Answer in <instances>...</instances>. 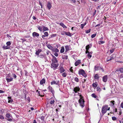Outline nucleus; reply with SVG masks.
Segmentation results:
<instances>
[{
  "mask_svg": "<svg viewBox=\"0 0 123 123\" xmlns=\"http://www.w3.org/2000/svg\"><path fill=\"white\" fill-rule=\"evenodd\" d=\"M115 57V55L114 54L111 55V56H108L107 58L106 62H108L109 61L114 59V58Z\"/></svg>",
  "mask_w": 123,
  "mask_h": 123,
  "instance_id": "39448f33",
  "label": "nucleus"
},
{
  "mask_svg": "<svg viewBox=\"0 0 123 123\" xmlns=\"http://www.w3.org/2000/svg\"><path fill=\"white\" fill-rule=\"evenodd\" d=\"M105 42L104 41H100L98 42V43L99 44H101L104 43Z\"/></svg>",
  "mask_w": 123,
  "mask_h": 123,
  "instance_id": "ea45409f",
  "label": "nucleus"
},
{
  "mask_svg": "<svg viewBox=\"0 0 123 123\" xmlns=\"http://www.w3.org/2000/svg\"><path fill=\"white\" fill-rule=\"evenodd\" d=\"M52 56L53 57V58L51 60L52 62H54V63H57L58 61L57 60L56 58L53 55H52Z\"/></svg>",
  "mask_w": 123,
  "mask_h": 123,
  "instance_id": "9d476101",
  "label": "nucleus"
},
{
  "mask_svg": "<svg viewBox=\"0 0 123 123\" xmlns=\"http://www.w3.org/2000/svg\"><path fill=\"white\" fill-rule=\"evenodd\" d=\"M32 18L33 19L35 20L36 19V18L34 16H33Z\"/></svg>",
  "mask_w": 123,
  "mask_h": 123,
  "instance_id": "e2e57ef3",
  "label": "nucleus"
},
{
  "mask_svg": "<svg viewBox=\"0 0 123 123\" xmlns=\"http://www.w3.org/2000/svg\"><path fill=\"white\" fill-rule=\"evenodd\" d=\"M120 123H123V121H119Z\"/></svg>",
  "mask_w": 123,
  "mask_h": 123,
  "instance_id": "774afa93",
  "label": "nucleus"
},
{
  "mask_svg": "<svg viewBox=\"0 0 123 123\" xmlns=\"http://www.w3.org/2000/svg\"><path fill=\"white\" fill-rule=\"evenodd\" d=\"M4 92L2 90H0V93H3Z\"/></svg>",
  "mask_w": 123,
  "mask_h": 123,
  "instance_id": "bf43d9fd",
  "label": "nucleus"
},
{
  "mask_svg": "<svg viewBox=\"0 0 123 123\" xmlns=\"http://www.w3.org/2000/svg\"><path fill=\"white\" fill-rule=\"evenodd\" d=\"M42 50L40 49H38L37 50H36V54L37 55H38L39 53L41 52Z\"/></svg>",
  "mask_w": 123,
  "mask_h": 123,
  "instance_id": "6ab92c4d",
  "label": "nucleus"
},
{
  "mask_svg": "<svg viewBox=\"0 0 123 123\" xmlns=\"http://www.w3.org/2000/svg\"><path fill=\"white\" fill-rule=\"evenodd\" d=\"M54 51L57 52H59L57 48L55 49Z\"/></svg>",
  "mask_w": 123,
  "mask_h": 123,
  "instance_id": "864d4df0",
  "label": "nucleus"
},
{
  "mask_svg": "<svg viewBox=\"0 0 123 123\" xmlns=\"http://www.w3.org/2000/svg\"><path fill=\"white\" fill-rule=\"evenodd\" d=\"M79 104H80V105L82 107H84V101L83 99L82 98H80L79 100Z\"/></svg>",
  "mask_w": 123,
  "mask_h": 123,
  "instance_id": "f03ea898",
  "label": "nucleus"
},
{
  "mask_svg": "<svg viewBox=\"0 0 123 123\" xmlns=\"http://www.w3.org/2000/svg\"><path fill=\"white\" fill-rule=\"evenodd\" d=\"M13 76L14 78H16V77L17 76L15 74H13Z\"/></svg>",
  "mask_w": 123,
  "mask_h": 123,
  "instance_id": "4d7b16f0",
  "label": "nucleus"
},
{
  "mask_svg": "<svg viewBox=\"0 0 123 123\" xmlns=\"http://www.w3.org/2000/svg\"><path fill=\"white\" fill-rule=\"evenodd\" d=\"M48 29L47 27H46L43 26V30L44 31H48Z\"/></svg>",
  "mask_w": 123,
  "mask_h": 123,
  "instance_id": "c9c22d12",
  "label": "nucleus"
},
{
  "mask_svg": "<svg viewBox=\"0 0 123 123\" xmlns=\"http://www.w3.org/2000/svg\"><path fill=\"white\" fill-rule=\"evenodd\" d=\"M123 77V74H121L120 76V78L121 79Z\"/></svg>",
  "mask_w": 123,
  "mask_h": 123,
  "instance_id": "6e6d98bb",
  "label": "nucleus"
},
{
  "mask_svg": "<svg viewBox=\"0 0 123 123\" xmlns=\"http://www.w3.org/2000/svg\"><path fill=\"white\" fill-rule=\"evenodd\" d=\"M67 73H66L65 72H64L62 74V76L64 77H66L67 75Z\"/></svg>",
  "mask_w": 123,
  "mask_h": 123,
  "instance_id": "c756f323",
  "label": "nucleus"
},
{
  "mask_svg": "<svg viewBox=\"0 0 123 123\" xmlns=\"http://www.w3.org/2000/svg\"><path fill=\"white\" fill-rule=\"evenodd\" d=\"M2 48L3 49H8L10 48V47L7 45L6 46H4Z\"/></svg>",
  "mask_w": 123,
  "mask_h": 123,
  "instance_id": "cd10ccee",
  "label": "nucleus"
},
{
  "mask_svg": "<svg viewBox=\"0 0 123 123\" xmlns=\"http://www.w3.org/2000/svg\"><path fill=\"white\" fill-rule=\"evenodd\" d=\"M0 119H4V117L3 116H2L1 115H0Z\"/></svg>",
  "mask_w": 123,
  "mask_h": 123,
  "instance_id": "8fccbe9b",
  "label": "nucleus"
},
{
  "mask_svg": "<svg viewBox=\"0 0 123 123\" xmlns=\"http://www.w3.org/2000/svg\"><path fill=\"white\" fill-rule=\"evenodd\" d=\"M47 47L49 49H52L53 47L50 44H48L47 45Z\"/></svg>",
  "mask_w": 123,
  "mask_h": 123,
  "instance_id": "473e14b6",
  "label": "nucleus"
},
{
  "mask_svg": "<svg viewBox=\"0 0 123 123\" xmlns=\"http://www.w3.org/2000/svg\"><path fill=\"white\" fill-rule=\"evenodd\" d=\"M111 102L112 103V104H114V105L115 103V101H114L112 100L111 101Z\"/></svg>",
  "mask_w": 123,
  "mask_h": 123,
  "instance_id": "052dcab7",
  "label": "nucleus"
},
{
  "mask_svg": "<svg viewBox=\"0 0 123 123\" xmlns=\"http://www.w3.org/2000/svg\"><path fill=\"white\" fill-rule=\"evenodd\" d=\"M81 29H83L84 25L83 24H81Z\"/></svg>",
  "mask_w": 123,
  "mask_h": 123,
  "instance_id": "13d9d810",
  "label": "nucleus"
},
{
  "mask_svg": "<svg viewBox=\"0 0 123 123\" xmlns=\"http://www.w3.org/2000/svg\"><path fill=\"white\" fill-rule=\"evenodd\" d=\"M64 51V47H63L60 50V53H63Z\"/></svg>",
  "mask_w": 123,
  "mask_h": 123,
  "instance_id": "e433bc0d",
  "label": "nucleus"
},
{
  "mask_svg": "<svg viewBox=\"0 0 123 123\" xmlns=\"http://www.w3.org/2000/svg\"><path fill=\"white\" fill-rule=\"evenodd\" d=\"M65 34L66 35L68 36H70L71 35L70 33L69 32H67L66 31L64 32Z\"/></svg>",
  "mask_w": 123,
  "mask_h": 123,
  "instance_id": "7c9ffc66",
  "label": "nucleus"
},
{
  "mask_svg": "<svg viewBox=\"0 0 123 123\" xmlns=\"http://www.w3.org/2000/svg\"><path fill=\"white\" fill-rule=\"evenodd\" d=\"M33 123H37V122H36V120H34L33 122Z\"/></svg>",
  "mask_w": 123,
  "mask_h": 123,
  "instance_id": "69168bd1",
  "label": "nucleus"
},
{
  "mask_svg": "<svg viewBox=\"0 0 123 123\" xmlns=\"http://www.w3.org/2000/svg\"><path fill=\"white\" fill-rule=\"evenodd\" d=\"M97 91L98 92H100L101 90V89L98 86L97 87Z\"/></svg>",
  "mask_w": 123,
  "mask_h": 123,
  "instance_id": "72a5a7b5",
  "label": "nucleus"
},
{
  "mask_svg": "<svg viewBox=\"0 0 123 123\" xmlns=\"http://www.w3.org/2000/svg\"><path fill=\"white\" fill-rule=\"evenodd\" d=\"M44 36L45 37L48 36V32H45L44 33Z\"/></svg>",
  "mask_w": 123,
  "mask_h": 123,
  "instance_id": "58836bf2",
  "label": "nucleus"
},
{
  "mask_svg": "<svg viewBox=\"0 0 123 123\" xmlns=\"http://www.w3.org/2000/svg\"><path fill=\"white\" fill-rule=\"evenodd\" d=\"M48 89L54 95L55 92L53 89L52 88V87L49 86L48 87Z\"/></svg>",
  "mask_w": 123,
  "mask_h": 123,
  "instance_id": "9b49d317",
  "label": "nucleus"
},
{
  "mask_svg": "<svg viewBox=\"0 0 123 123\" xmlns=\"http://www.w3.org/2000/svg\"><path fill=\"white\" fill-rule=\"evenodd\" d=\"M91 96L93 98H96L97 96L94 94L93 93L92 94Z\"/></svg>",
  "mask_w": 123,
  "mask_h": 123,
  "instance_id": "4c0bfd02",
  "label": "nucleus"
},
{
  "mask_svg": "<svg viewBox=\"0 0 123 123\" xmlns=\"http://www.w3.org/2000/svg\"><path fill=\"white\" fill-rule=\"evenodd\" d=\"M72 67L71 68V69H70V71L71 72H73V70L71 69L72 68Z\"/></svg>",
  "mask_w": 123,
  "mask_h": 123,
  "instance_id": "0e129e2a",
  "label": "nucleus"
},
{
  "mask_svg": "<svg viewBox=\"0 0 123 123\" xmlns=\"http://www.w3.org/2000/svg\"><path fill=\"white\" fill-rule=\"evenodd\" d=\"M59 110H60V109L59 108H57L56 109V112L57 113V112L59 111Z\"/></svg>",
  "mask_w": 123,
  "mask_h": 123,
  "instance_id": "5fc2aeb1",
  "label": "nucleus"
},
{
  "mask_svg": "<svg viewBox=\"0 0 123 123\" xmlns=\"http://www.w3.org/2000/svg\"><path fill=\"white\" fill-rule=\"evenodd\" d=\"M107 75L105 76L103 78V81L104 82H105L107 80Z\"/></svg>",
  "mask_w": 123,
  "mask_h": 123,
  "instance_id": "2eb2a0df",
  "label": "nucleus"
},
{
  "mask_svg": "<svg viewBox=\"0 0 123 123\" xmlns=\"http://www.w3.org/2000/svg\"><path fill=\"white\" fill-rule=\"evenodd\" d=\"M8 103H10L12 102L13 101V100L11 99V97H8Z\"/></svg>",
  "mask_w": 123,
  "mask_h": 123,
  "instance_id": "b1692460",
  "label": "nucleus"
},
{
  "mask_svg": "<svg viewBox=\"0 0 123 123\" xmlns=\"http://www.w3.org/2000/svg\"><path fill=\"white\" fill-rule=\"evenodd\" d=\"M55 98H51L49 100V103L51 105H54L55 102Z\"/></svg>",
  "mask_w": 123,
  "mask_h": 123,
  "instance_id": "423d86ee",
  "label": "nucleus"
},
{
  "mask_svg": "<svg viewBox=\"0 0 123 123\" xmlns=\"http://www.w3.org/2000/svg\"><path fill=\"white\" fill-rule=\"evenodd\" d=\"M62 58L63 59L67 60L68 59V56L67 55H63Z\"/></svg>",
  "mask_w": 123,
  "mask_h": 123,
  "instance_id": "bb28decb",
  "label": "nucleus"
},
{
  "mask_svg": "<svg viewBox=\"0 0 123 123\" xmlns=\"http://www.w3.org/2000/svg\"><path fill=\"white\" fill-rule=\"evenodd\" d=\"M32 36L33 37H37L39 36V34L36 32H34L32 33Z\"/></svg>",
  "mask_w": 123,
  "mask_h": 123,
  "instance_id": "f8f14e48",
  "label": "nucleus"
},
{
  "mask_svg": "<svg viewBox=\"0 0 123 123\" xmlns=\"http://www.w3.org/2000/svg\"><path fill=\"white\" fill-rule=\"evenodd\" d=\"M37 28L38 29L41 31H42V28L40 27V26H38L37 27Z\"/></svg>",
  "mask_w": 123,
  "mask_h": 123,
  "instance_id": "a19ab883",
  "label": "nucleus"
},
{
  "mask_svg": "<svg viewBox=\"0 0 123 123\" xmlns=\"http://www.w3.org/2000/svg\"><path fill=\"white\" fill-rule=\"evenodd\" d=\"M9 78L8 77H6V80L7 82H11L12 80V78Z\"/></svg>",
  "mask_w": 123,
  "mask_h": 123,
  "instance_id": "a211bd4d",
  "label": "nucleus"
},
{
  "mask_svg": "<svg viewBox=\"0 0 123 123\" xmlns=\"http://www.w3.org/2000/svg\"><path fill=\"white\" fill-rule=\"evenodd\" d=\"M54 62H52L51 64V68H54L57 67L59 65L58 63H55Z\"/></svg>",
  "mask_w": 123,
  "mask_h": 123,
  "instance_id": "0eeeda50",
  "label": "nucleus"
},
{
  "mask_svg": "<svg viewBox=\"0 0 123 123\" xmlns=\"http://www.w3.org/2000/svg\"><path fill=\"white\" fill-rule=\"evenodd\" d=\"M96 34H93L91 35V37L92 38H93L94 37L96 36Z\"/></svg>",
  "mask_w": 123,
  "mask_h": 123,
  "instance_id": "79ce46f5",
  "label": "nucleus"
},
{
  "mask_svg": "<svg viewBox=\"0 0 123 123\" xmlns=\"http://www.w3.org/2000/svg\"><path fill=\"white\" fill-rule=\"evenodd\" d=\"M101 68L99 67L95 66L94 68L95 70H99Z\"/></svg>",
  "mask_w": 123,
  "mask_h": 123,
  "instance_id": "393cba45",
  "label": "nucleus"
},
{
  "mask_svg": "<svg viewBox=\"0 0 123 123\" xmlns=\"http://www.w3.org/2000/svg\"><path fill=\"white\" fill-rule=\"evenodd\" d=\"M114 49H111L110 50V52H111V53H112L114 52Z\"/></svg>",
  "mask_w": 123,
  "mask_h": 123,
  "instance_id": "3c124183",
  "label": "nucleus"
},
{
  "mask_svg": "<svg viewBox=\"0 0 123 123\" xmlns=\"http://www.w3.org/2000/svg\"><path fill=\"white\" fill-rule=\"evenodd\" d=\"M112 120L113 121H115L116 120L117 118L115 117H112Z\"/></svg>",
  "mask_w": 123,
  "mask_h": 123,
  "instance_id": "a18cd8bd",
  "label": "nucleus"
},
{
  "mask_svg": "<svg viewBox=\"0 0 123 123\" xmlns=\"http://www.w3.org/2000/svg\"><path fill=\"white\" fill-rule=\"evenodd\" d=\"M56 34H52L51 35L52 37H56Z\"/></svg>",
  "mask_w": 123,
  "mask_h": 123,
  "instance_id": "09e8293b",
  "label": "nucleus"
},
{
  "mask_svg": "<svg viewBox=\"0 0 123 123\" xmlns=\"http://www.w3.org/2000/svg\"><path fill=\"white\" fill-rule=\"evenodd\" d=\"M92 85L94 88H96L97 86V84H96L95 83H93Z\"/></svg>",
  "mask_w": 123,
  "mask_h": 123,
  "instance_id": "f704fd0d",
  "label": "nucleus"
},
{
  "mask_svg": "<svg viewBox=\"0 0 123 123\" xmlns=\"http://www.w3.org/2000/svg\"><path fill=\"white\" fill-rule=\"evenodd\" d=\"M52 7V5L49 2H48L47 4V7L48 8L49 10Z\"/></svg>",
  "mask_w": 123,
  "mask_h": 123,
  "instance_id": "4468645a",
  "label": "nucleus"
},
{
  "mask_svg": "<svg viewBox=\"0 0 123 123\" xmlns=\"http://www.w3.org/2000/svg\"><path fill=\"white\" fill-rule=\"evenodd\" d=\"M77 82H78L79 81L78 78L77 77H76L74 79Z\"/></svg>",
  "mask_w": 123,
  "mask_h": 123,
  "instance_id": "49530a36",
  "label": "nucleus"
},
{
  "mask_svg": "<svg viewBox=\"0 0 123 123\" xmlns=\"http://www.w3.org/2000/svg\"><path fill=\"white\" fill-rule=\"evenodd\" d=\"M54 55L56 56H57L58 55V53L56 52H55L54 53Z\"/></svg>",
  "mask_w": 123,
  "mask_h": 123,
  "instance_id": "603ef678",
  "label": "nucleus"
},
{
  "mask_svg": "<svg viewBox=\"0 0 123 123\" xmlns=\"http://www.w3.org/2000/svg\"><path fill=\"white\" fill-rule=\"evenodd\" d=\"M45 79H43L40 81V83L41 85H42L43 84L45 83Z\"/></svg>",
  "mask_w": 123,
  "mask_h": 123,
  "instance_id": "5701e85b",
  "label": "nucleus"
},
{
  "mask_svg": "<svg viewBox=\"0 0 123 123\" xmlns=\"http://www.w3.org/2000/svg\"><path fill=\"white\" fill-rule=\"evenodd\" d=\"M79 74H81L85 77L87 76V75L85 73L84 70L82 69L80 70L79 71Z\"/></svg>",
  "mask_w": 123,
  "mask_h": 123,
  "instance_id": "7ed1b4c3",
  "label": "nucleus"
},
{
  "mask_svg": "<svg viewBox=\"0 0 123 123\" xmlns=\"http://www.w3.org/2000/svg\"><path fill=\"white\" fill-rule=\"evenodd\" d=\"M59 25L62 26L63 28H67V27L65 26V25L62 23H61L59 24Z\"/></svg>",
  "mask_w": 123,
  "mask_h": 123,
  "instance_id": "4be33fe9",
  "label": "nucleus"
},
{
  "mask_svg": "<svg viewBox=\"0 0 123 123\" xmlns=\"http://www.w3.org/2000/svg\"><path fill=\"white\" fill-rule=\"evenodd\" d=\"M116 71L118 72H120L121 73H123V68H120L119 69L117 70Z\"/></svg>",
  "mask_w": 123,
  "mask_h": 123,
  "instance_id": "f3484780",
  "label": "nucleus"
},
{
  "mask_svg": "<svg viewBox=\"0 0 123 123\" xmlns=\"http://www.w3.org/2000/svg\"><path fill=\"white\" fill-rule=\"evenodd\" d=\"M88 54L87 55V56L89 58H90L92 56V52L91 51L90 52H88Z\"/></svg>",
  "mask_w": 123,
  "mask_h": 123,
  "instance_id": "ddd939ff",
  "label": "nucleus"
},
{
  "mask_svg": "<svg viewBox=\"0 0 123 123\" xmlns=\"http://www.w3.org/2000/svg\"><path fill=\"white\" fill-rule=\"evenodd\" d=\"M92 1H94L95 2H97L99 1V0H92Z\"/></svg>",
  "mask_w": 123,
  "mask_h": 123,
  "instance_id": "680f3d73",
  "label": "nucleus"
},
{
  "mask_svg": "<svg viewBox=\"0 0 123 123\" xmlns=\"http://www.w3.org/2000/svg\"><path fill=\"white\" fill-rule=\"evenodd\" d=\"M60 84V81L59 80H57L56 81L55 80H53L51 82V84L53 85L54 84H55L57 85H59Z\"/></svg>",
  "mask_w": 123,
  "mask_h": 123,
  "instance_id": "6e6552de",
  "label": "nucleus"
},
{
  "mask_svg": "<svg viewBox=\"0 0 123 123\" xmlns=\"http://www.w3.org/2000/svg\"><path fill=\"white\" fill-rule=\"evenodd\" d=\"M45 37L44 36V35H42V38L43 39H44L45 38H44V37Z\"/></svg>",
  "mask_w": 123,
  "mask_h": 123,
  "instance_id": "338daca9",
  "label": "nucleus"
},
{
  "mask_svg": "<svg viewBox=\"0 0 123 123\" xmlns=\"http://www.w3.org/2000/svg\"><path fill=\"white\" fill-rule=\"evenodd\" d=\"M80 60H78L75 62L74 64L76 66H77L80 64Z\"/></svg>",
  "mask_w": 123,
  "mask_h": 123,
  "instance_id": "dca6fc26",
  "label": "nucleus"
},
{
  "mask_svg": "<svg viewBox=\"0 0 123 123\" xmlns=\"http://www.w3.org/2000/svg\"><path fill=\"white\" fill-rule=\"evenodd\" d=\"M6 117L8 118L7 120L11 122L12 121V115L9 113H7L6 115Z\"/></svg>",
  "mask_w": 123,
  "mask_h": 123,
  "instance_id": "20e7f679",
  "label": "nucleus"
},
{
  "mask_svg": "<svg viewBox=\"0 0 123 123\" xmlns=\"http://www.w3.org/2000/svg\"><path fill=\"white\" fill-rule=\"evenodd\" d=\"M65 52L68 51L69 49V46L67 45L65 46Z\"/></svg>",
  "mask_w": 123,
  "mask_h": 123,
  "instance_id": "a878e982",
  "label": "nucleus"
},
{
  "mask_svg": "<svg viewBox=\"0 0 123 123\" xmlns=\"http://www.w3.org/2000/svg\"><path fill=\"white\" fill-rule=\"evenodd\" d=\"M91 29H89L86 31V33H88L90 32V31Z\"/></svg>",
  "mask_w": 123,
  "mask_h": 123,
  "instance_id": "de8ad7c7",
  "label": "nucleus"
},
{
  "mask_svg": "<svg viewBox=\"0 0 123 123\" xmlns=\"http://www.w3.org/2000/svg\"><path fill=\"white\" fill-rule=\"evenodd\" d=\"M11 43L10 42H6V44L7 46H9L11 45Z\"/></svg>",
  "mask_w": 123,
  "mask_h": 123,
  "instance_id": "37998d69",
  "label": "nucleus"
},
{
  "mask_svg": "<svg viewBox=\"0 0 123 123\" xmlns=\"http://www.w3.org/2000/svg\"><path fill=\"white\" fill-rule=\"evenodd\" d=\"M40 58H44L46 60L47 59V58L46 56H45L43 54H41L40 56Z\"/></svg>",
  "mask_w": 123,
  "mask_h": 123,
  "instance_id": "c85d7f7f",
  "label": "nucleus"
},
{
  "mask_svg": "<svg viewBox=\"0 0 123 123\" xmlns=\"http://www.w3.org/2000/svg\"><path fill=\"white\" fill-rule=\"evenodd\" d=\"M110 109V107H108L107 105H104L102 107V113L104 114L106 112L107 110H109Z\"/></svg>",
  "mask_w": 123,
  "mask_h": 123,
  "instance_id": "f257e3e1",
  "label": "nucleus"
},
{
  "mask_svg": "<svg viewBox=\"0 0 123 123\" xmlns=\"http://www.w3.org/2000/svg\"><path fill=\"white\" fill-rule=\"evenodd\" d=\"M80 90V88L79 86L76 87L74 88L73 91L75 93H76L77 92L79 91Z\"/></svg>",
  "mask_w": 123,
  "mask_h": 123,
  "instance_id": "1a4fd4ad",
  "label": "nucleus"
},
{
  "mask_svg": "<svg viewBox=\"0 0 123 123\" xmlns=\"http://www.w3.org/2000/svg\"><path fill=\"white\" fill-rule=\"evenodd\" d=\"M94 77L95 79H98L99 78V77L98 74H96L94 76Z\"/></svg>",
  "mask_w": 123,
  "mask_h": 123,
  "instance_id": "2f4dec72",
  "label": "nucleus"
},
{
  "mask_svg": "<svg viewBox=\"0 0 123 123\" xmlns=\"http://www.w3.org/2000/svg\"><path fill=\"white\" fill-rule=\"evenodd\" d=\"M89 48H90L89 45H87L86 46V53H88V50Z\"/></svg>",
  "mask_w": 123,
  "mask_h": 123,
  "instance_id": "412c9836",
  "label": "nucleus"
},
{
  "mask_svg": "<svg viewBox=\"0 0 123 123\" xmlns=\"http://www.w3.org/2000/svg\"><path fill=\"white\" fill-rule=\"evenodd\" d=\"M6 77H8L9 78H12V77L11 76L10 74H9L8 76Z\"/></svg>",
  "mask_w": 123,
  "mask_h": 123,
  "instance_id": "c03bdc74",
  "label": "nucleus"
},
{
  "mask_svg": "<svg viewBox=\"0 0 123 123\" xmlns=\"http://www.w3.org/2000/svg\"><path fill=\"white\" fill-rule=\"evenodd\" d=\"M60 70L61 73L64 72L65 71V69H64L63 67H61L60 68Z\"/></svg>",
  "mask_w": 123,
  "mask_h": 123,
  "instance_id": "aec40b11",
  "label": "nucleus"
}]
</instances>
